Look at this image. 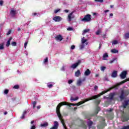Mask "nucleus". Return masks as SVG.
Returning a JSON list of instances; mask_svg holds the SVG:
<instances>
[{"label": "nucleus", "instance_id": "1a4fd4ad", "mask_svg": "<svg viewBox=\"0 0 129 129\" xmlns=\"http://www.w3.org/2000/svg\"><path fill=\"white\" fill-rule=\"evenodd\" d=\"M129 104V99L124 100V102L122 103L123 107V108H125L127 105Z\"/></svg>", "mask_w": 129, "mask_h": 129}, {"label": "nucleus", "instance_id": "f257e3e1", "mask_svg": "<svg viewBox=\"0 0 129 129\" xmlns=\"http://www.w3.org/2000/svg\"><path fill=\"white\" fill-rule=\"evenodd\" d=\"M115 87H116V86H113V87H111L109 90L104 91L98 95L92 96V97H90L89 99H86L84 101L82 102L81 101L76 104L69 103L66 102H62L60 103L56 107V113L57 115V116L59 119L61 120V123H62L64 128L67 129V128H66V125H65V123H64V120L62 119V115H61V113H60V107H61V105H68L69 106H71V105H72L73 106H75L76 105H77V106H79V105H81V104L85 103V102H86L87 101H89V100H92V99H96V98H98V97H100L101 95H103L104 93H106V92H108L109 90H111V89H113V88H115Z\"/></svg>", "mask_w": 129, "mask_h": 129}, {"label": "nucleus", "instance_id": "680f3d73", "mask_svg": "<svg viewBox=\"0 0 129 129\" xmlns=\"http://www.w3.org/2000/svg\"><path fill=\"white\" fill-rule=\"evenodd\" d=\"M113 14L111 13L110 14V17H113Z\"/></svg>", "mask_w": 129, "mask_h": 129}, {"label": "nucleus", "instance_id": "f03ea898", "mask_svg": "<svg viewBox=\"0 0 129 129\" xmlns=\"http://www.w3.org/2000/svg\"><path fill=\"white\" fill-rule=\"evenodd\" d=\"M82 21L83 22H90V21H91V15L89 14L86 15L84 18L82 19Z\"/></svg>", "mask_w": 129, "mask_h": 129}, {"label": "nucleus", "instance_id": "412c9836", "mask_svg": "<svg viewBox=\"0 0 129 129\" xmlns=\"http://www.w3.org/2000/svg\"><path fill=\"white\" fill-rule=\"evenodd\" d=\"M87 42V39H85V37H83L81 39L82 44H85Z\"/></svg>", "mask_w": 129, "mask_h": 129}, {"label": "nucleus", "instance_id": "69168bd1", "mask_svg": "<svg viewBox=\"0 0 129 129\" xmlns=\"http://www.w3.org/2000/svg\"><path fill=\"white\" fill-rule=\"evenodd\" d=\"M37 15V13H34L33 16H36Z\"/></svg>", "mask_w": 129, "mask_h": 129}, {"label": "nucleus", "instance_id": "dca6fc26", "mask_svg": "<svg viewBox=\"0 0 129 129\" xmlns=\"http://www.w3.org/2000/svg\"><path fill=\"white\" fill-rule=\"evenodd\" d=\"M16 10L12 9L10 12V15H11L12 17H15V16H16Z\"/></svg>", "mask_w": 129, "mask_h": 129}, {"label": "nucleus", "instance_id": "f704fd0d", "mask_svg": "<svg viewBox=\"0 0 129 129\" xmlns=\"http://www.w3.org/2000/svg\"><path fill=\"white\" fill-rule=\"evenodd\" d=\"M11 45H12V46H14V47H16V46H17V42H12Z\"/></svg>", "mask_w": 129, "mask_h": 129}, {"label": "nucleus", "instance_id": "7ed1b4c3", "mask_svg": "<svg viewBox=\"0 0 129 129\" xmlns=\"http://www.w3.org/2000/svg\"><path fill=\"white\" fill-rule=\"evenodd\" d=\"M73 14H74V12H72L68 15V21L69 23H70L72 19L75 18V16Z\"/></svg>", "mask_w": 129, "mask_h": 129}, {"label": "nucleus", "instance_id": "de8ad7c7", "mask_svg": "<svg viewBox=\"0 0 129 129\" xmlns=\"http://www.w3.org/2000/svg\"><path fill=\"white\" fill-rule=\"evenodd\" d=\"M5 94H8L9 93V90H5L4 91Z\"/></svg>", "mask_w": 129, "mask_h": 129}, {"label": "nucleus", "instance_id": "49530a36", "mask_svg": "<svg viewBox=\"0 0 129 129\" xmlns=\"http://www.w3.org/2000/svg\"><path fill=\"white\" fill-rule=\"evenodd\" d=\"M71 50H74L75 49V45H72L71 47Z\"/></svg>", "mask_w": 129, "mask_h": 129}, {"label": "nucleus", "instance_id": "5fc2aeb1", "mask_svg": "<svg viewBox=\"0 0 129 129\" xmlns=\"http://www.w3.org/2000/svg\"><path fill=\"white\" fill-rule=\"evenodd\" d=\"M11 30H9V31H8V32L7 33V35L8 36H9V35H10V34H11Z\"/></svg>", "mask_w": 129, "mask_h": 129}, {"label": "nucleus", "instance_id": "2eb2a0df", "mask_svg": "<svg viewBox=\"0 0 129 129\" xmlns=\"http://www.w3.org/2000/svg\"><path fill=\"white\" fill-rule=\"evenodd\" d=\"M13 40V38L10 37L6 43V47H9L11 45V41Z\"/></svg>", "mask_w": 129, "mask_h": 129}, {"label": "nucleus", "instance_id": "774afa93", "mask_svg": "<svg viewBox=\"0 0 129 129\" xmlns=\"http://www.w3.org/2000/svg\"><path fill=\"white\" fill-rule=\"evenodd\" d=\"M18 31H19V32H20L21 31V29L20 28H18Z\"/></svg>", "mask_w": 129, "mask_h": 129}, {"label": "nucleus", "instance_id": "37998d69", "mask_svg": "<svg viewBox=\"0 0 129 129\" xmlns=\"http://www.w3.org/2000/svg\"><path fill=\"white\" fill-rule=\"evenodd\" d=\"M73 83V80H69L68 81L69 84H71V83Z\"/></svg>", "mask_w": 129, "mask_h": 129}, {"label": "nucleus", "instance_id": "4c0bfd02", "mask_svg": "<svg viewBox=\"0 0 129 129\" xmlns=\"http://www.w3.org/2000/svg\"><path fill=\"white\" fill-rule=\"evenodd\" d=\"M59 12H60V9H57L54 10V14H57V13H58Z\"/></svg>", "mask_w": 129, "mask_h": 129}, {"label": "nucleus", "instance_id": "338daca9", "mask_svg": "<svg viewBox=\"0 0 129 129\" xmlns=\"http://www.w3.org/2000/svg\"><path fill=\"white\" fill-rule=\"evenodd\" d=\"M110 8H113V6H112V5H111V6H110Z\"/></svg>", "mask_w": 129, "mask_h": 129}, {"label": "nucleus", "instance_id": "b1692460", "mask_svg": "<svg viewBox=\"0 0 129 129\" xmlns=\"http://www.w3.org/2000/svg\"><path fill=\"white\" fill-rule=\"evenodd\" d=\"M67 67V66H63L62 67V68L60 69V70L61 71H65L66 70V68Z\"/></svg>", "mask_w": 129, "mask_h": 129}, {"label": "nucleus", "instance_id": "a211bd4d", "mask_svg": "<svg viewBox=\"0 0 129 129\" xmlns=\"http://www.w3.org/2000/svg\"><path fill=\"white\" fill-rule=\"evenodd\" d=\"M27 114V111L25 110L22 116L20 117V118H21V119H24L25 118V115Z\"/></svg>", "mask_w": 129, "mask_h": 129}, {"label": "nucleus", "instance_id": "f3484780", "mask_svg": "<svg viewBox=\"0 0 129 129\" xmlns=\"http://www.w3.org/2000/svg\"><path fill=\"white\" fill-rule=\"evenodd\" d=\"M80 74H81V73H80V71L78 70L77 72H75V76L76 77H79Z\"/></svg>", "mask_w": 129, "mask_h": 129}, {"label": "nucleus", "instance_id": "58836bf2", "mask_svg": "<svg viewBox=\"0 0 129 129\" xmlns=\"http://www.w3.org/2000/svg\"><path fill=\"white\" fill-rule=\"evenodd\" d=\"M122 129H129V125L127 126H124Z\"/></svg>", "mask_w": 129, "mask_h": 129}, {"label": "nucleus", "instance_id": "052dcab7", "mask_svg": "<svg viewBox=\"0 0 129 129\" xmlns=\"http://www.w3.org/2000/svg\"><path fill=\"white\" fill-rule=\"evenodd\" d=\"M34 122H35V121L32 120V121H31V124H33V123H34Z\"/></svg>", "mask_w": 129, "mask_h": 129}, {"label": "nucleus", "instance_id": "cd10ccee", "mask_svg": "<svg viewBox=\"0 0 129 129\" xmlns=\"http://www.w3.org/2000/svg\"><path fill=\"white\" fill-rule=\"evenodd\" d=\"M100 111V108L99 107H97V110L95 113V115H96V114H97V113H98V111Z\"/></svg>", "mask_w": 129, "mask_h": 129}, {"label": "nucleus", "instance_id": "a18cd8bd", "mask_svg": "<svg viewBox=\"0 0 129 129\" xmlns=\"http://www.w3.org/2000/svg\"><path fill=\"white\" fill-rule=\"evenodd\" d=\"M27 45H28V42H25L24 43V48L26 49L27 48Z\"/></svg>", "mask_w": 129, "mask_h": 129}, {"label": "nucleus", "instance_id": "79ce46f5", "mask_svg": "<svg viewBox=\"0 0 129 129\" xmlns=\"http://www.w3.org/2000/svg\"><path fill=\"white\" fill-rule=\"evenodd\" d=\"M43 62L44 63H47V62H48V57H46L45 59H44Z\"/></svg>", "mask_w": 129, "mask_h": 129}, {"label": "nucleus", "instance_id": "7c9ffc66", "mask_svg": "<svg viewBox=\"0 0 129 129\" xmlns=\"http://www.w3.org/2000/svg\"><path fill=\"white\" fill-rule=\"evenodd\" d=\"M118 43V42L117 41V40H114L112 42V45H116Z\"/></svg>", "mask_w": 129, "mask_h": 129}, {"label": "nucleus", "instance_id": "ea45409f", "mask_svg": "<svg viewBox=\"0 0 129 129\" xmlns=\"http://www.w3.org/2000/svg\"><path fill=\"white\" fill-rule=\"evenodd\" d=\"M47 87H48V88H52V87H53V85H52V84H48L47 85Z\"/></svg>", "mask_w": 129, "mask_h": 129}, {"label": "nucleus", "instance_id": "9b49d317", "mask_svg": "<svg viewBox=\"0 0 129 129\" xmlns=\"http://www.w3.org/2000/svg\"><path fill=\"white\" fill-rule=\"evenodd\" d=\"M117 77V71H114L112 73L111 77L113 78H115V77Z\"/></svg>", "mask_w": 129, "mask_h": 129}, {"label": "nucleus", "instance_id": "5701e85b", "mask_svg": "<svg viewBox=\"0 0 129 129\" xmlns=\"http://www.w3.org/2000/svg\"><path fill=\"white\" fill-rule=\"evenodd\" d=\"M111 53H118V50L115 49H113L111 50Z\"/></svg>", "mask_w": 129, "mask_h": 129}, {"label": "nucleus", "instance_id": "0e129e2a", "mask_svg": "<svg viewBox=\"0 0 129 129\" xmlns=\"http://www.w3.org/2000/svg\"><path fill=\"white\" fill-rule=\"evenodd\" d=\"M98 76H99V74H96L95 75V77H98Z\"/></svg>", "mask_w": 129, "mask_h": 129}, {"label": "nucleus", "instance_id": "72a5a7b5", "mask_svg": "<svg viewBox=\"0 0 129 129\" xmlns=\"http://www.w3.org/2000/svg\"><path fill=\"white\" fill-rule=\"evenodd\" d=\"M106 69V67L102 66L101 67V71H104Z\"/></svg>", "mask_w": 129, "mask_h": 129}, {"label": "nucleus", "instance_id": "603ef678", "mask_svg": "<svg viewBox=\"0 0 129 129\" xmlns=\"http://www.w3.org/2000/svg\"><path fill=\"white\" fill-rule=\"evenodd\" d=\"M4 2L3 1H0V6H3Z\"/></svg>", "mask_w": 129, "mask_h": 129}, {"label": "nucleus", "instance_id": "6ab92c4d", "mask_svg": "<svg viewBox=\"0 0 129 129\" xmlns=\"http://www.w3.org/2000/svg\"><path fill=\"white\" fill-rule=\"evenodd\" d=\"M93 122L90 120L88 121V125L89 126V128H91V125H92Z\"/></svg>", "mask_w": 129, "mask_h": 129}, {"label": "nucleus", "instance_id": "6e6552de", "mask_svg": "<svg viewBox=\"0 0 129 129\" xmlns=\"http://www.w3.org/2000/svg\"><path fill=\"white\" fill-rule=\"evenodd\" d=\"M127 72L126 71L122 72L121 74H120V77L121 79H124L126 77Z\"/></svg>", "mask_w": 129, "mask_h": 129}, {"label": "nucleus", "instance_id": "473e14b6", "mask_svg": "<svg viewBox=\"0 0 129 129\" xmlns=\"http://www.w3.org/2000/svg\"><path fill=\"white\" fill-rule=\"evenodd\" d=\"M67 30H68V31H74V29L73 28H72V27H68V28H67Z\"/></svg>", "mask_w": 129, "mask_h": 129}, {"label": "nucleus", "instance_id": "8fccbe9b", "mask_svg": "<svg viewBox=\"0 0 129 129\" xmlns=\"http://www.w3.org/2000/svg\"><path fill=\"white\" fill-rule=\"evenodd\" d=\"M97 89H98V86H97V85H95L94 86V90H97Z\"/></svg>", "mask_w": 129, "mask_h": 129}, {"label": "nucleus", "instance_id": "13d9d810", "mask_svg": "<svg viewBox=\"0 0 129 129\" xmlns=\"http://www.w3.org/2000/svg\"><path fill=\"white\" fill-rule=\"evenodd\" d=\"M108 12H109V10H105L104 11V13H108Z\"/></svg>", "mask_w": 129, "mask_h": 129}, {"label": "nucleus", "instance_id": "a878e982", "mask_svg": "<svg viewBox=\"0 0 129 129\" xmlns=\"http://www.w3.org/2000/svg\"><path fill=\"white\" fill-rule=\"evenodd\" d=\"M41 126H44V127L48 126V123L47 122H45L43 124H41Z\"/></svg>", "mask_w": 129, "mask_h": 129}, {"label": "nucleus", "instance_id": "4468645a", "mask_svg": "<svg viewBox=\"0 0 129 129\" xmlns=\"http://www.w3.org/2000/svg\"><path fill=\"white\" fill-rule=\"evenodd\" d=\"M83 81H85V78H84L83 80H78L77 85L78 86H81V84L82 83V82H83Z\"/></svg>", "mask_w": 129, "mask_h": 129}, {"label": "nucleus", "instance_id": "c756f323", "mask_svg": "<svg viewBox=\"0 0 129 129\" xmlns=\"http://www.w3.org/2000/svg\"><path fill=\"white\" fill-rule=\"evenodd\" d=\"M101 33V29H98L97 32H96V35H99Z\"/></svg>", "mask_w": 129, "mask_h": 129}, {"label": "nucleus", "instance_id": "a19ab883", "mask_svg": "<svg viewBox=\"0 0 129 129\" xmlns=\"http://www.w3.org/2000/svg\"><path fill=\"white\" fill-rule=\"evenodd\" d=\"M19 85H15L14 86L13 88H15V89H19Z\"/></svg>", "mask_w": 129, "mask_h": 129}, {"label": "nucleus", "instance_id": "c85d7f7f", "mask_svg": "<svg viewBox=\"0 0 129 129\" xmlns=\"http://www.w3.org/2000/svg\"><path fill=\"white\" fill-rule=\"evenodd\" d=\"M124 38H125V39H128V38H129V32L125 34Z\"/></svg>", "mask_w": 129, "mask_h": 129}, {"label": "nucleus", "instance_id": "2f4dec72", "mask_svg": "<svg viewBox=\"0 0 129 129\" xmlns=\"http://www.w3.org/2000/svg\"><path fill=\"white\" fill-rule=\"evenodd\" d=\"M116 59H117L116 58H113L112 60H110V61H109V63H110V64L113 63V62H114V61H115V60H116Z\"/></svg>", "mask_w": 129, "mask_h": 129}, {"label": "nucleus", "instance_id": "0eeeda50", "mask_svg": "<svg viewBox=\"0 0 129 129\" xmlns=\"http://www.w3.org/2000/svg\"><path fill=\"white\" fill-rule=\"evenodd\" d=\"M59 127V123L57 121H54L53 126L51 127L50 129H58Z\"/></svg>", "mask_w": 129, "mask_h": 129}, {"label": "nucleus", "instance_id": "e2e57ef3", "mask_svg": "<svg viewBox=\"0 0 129 129\" xmlns=\"http://www.w3.org/2000/svg\"><path fill=\"white\" fill-rule=\"evenodd\" d=\"M4 114H5V115H7V114H8V112L5 111V112H4Z\"/></svg>", "mask_w": 129, "mask_h": 129}, {"label": "nucleus", "instance_id": "bb28decb", "mask_svg": "<svg viewBox=\"0 0 129 129\" xmlns=\"http://www.w3.org/2000/svg\"><path fill=\"white\" fill-rule=\"evenodd\" d=\"M84 47H85L84 44H82V45H80V50H82V49H84Z\"/></svg>", "mask_w": 129, "mask_h": 129}, {"label": "nucleus", "instance_id": "393cba45", "mask_svg": "<svg viewBox=\"0 0 129 129\" xmlns=\"http://www.w3.org/2000/svg\"><path fill=\"white\" fill-rule=\"evenodd\" d=\"M90 30L89 29H85L84 30L82 35H84L85 34H86V33H88L89 32Z\"/></svg>", "mask_w": 129, "mask_h": 129}, {"label": "nucleus", "instance_id": "6e6d98bb", "mask_svg": "<svg viewBox=\"0 0 129 129\" xmlns=\"http://www.w3.org/2000/svg\"><path fill=\"white\" fill-rule=\"evenodd\" d=\"M37 109H40L41 108V106L39 105L37 106Z\"/></svg>", "mask_w": 129, "mask_h": 129}, {"label": "nucleus", "instance_id": "ddd939ff", "mask_svg": "<svg viewBox=\"0 0 129 129\" xmlns=\"http://www.w3.org/2000/svg\"><path fill=\"white\" fill-rule=\"evenodd\" d=\"M55 39L56 41H62L63 40V37H62V36L61 35H58L56 37Z\"/></svg>", "mask_w": 129, "mask_h": 129}, {"label": "nucleus", "instance_id": "09e8293b", "mask_svg": "<svg viewBox=\"0 0 129 129\" xmlns=\"http://www.w3.org/2000/svg\"><path fill=\"white\" fill-rule=\"evenodd\" d=\"M96 103L97 104H99V103H100V100H97L96 101Z\"/></svg>", "mask_w": 129, "mask_h": 129}, {"label": "nucleus", "instance_id": "f8f14e48", "mask_svg": "<svg viewBox=\"0 0 129 129\" xmlns=\"http://www.w3.org/2000/svg\"><path fill=\"white\" fill-rule=\"evenodd\" d=\"M91 73V72H90V70L89 69H87L84 73L85 76H89Z\"/></svg>", "mask_w": 129, "mask_h": 129}, {"label": "nucleus", "instance_id": "e433bc0d", "mask_svg": "<svg viewBox=\"0 0 129 129\" xmlns=\"http://www.w3.org/2000/svg\"><path fill=\"white\" fill-rule=\"evenodd\" d=\"M95 2L97 3H103V0H95Z\"/></svg>", "mask_w": 129, "mask_h": 129}, {"label": "nucleus", "instance_id": "9d476101", "mask_svg": "<svg viewBox=\"0 0 129 129\" xmlns=\"http://www.w3.org/2000/svg\"><path fill=\"white\" fill-rule=\"evenodd\" d=\"M114 95H115L114 93H110L109 95V97H107V99H110V100H112V99H113Z\"/></svg>", "mask_w": 129, "mask_h": 129}, {"label": "nucleus", "instance_id": "4d7b16f0", "mask_svg": "<svg viewBox=\"0 0 129 129\" xmlns=\"http://www.w3.org/2000/svg\"><path fill=\"white\" fill-rule=\"evenodd\" d=\"M64 12H65V13H68L69 12V10H64Z\"/></svg>", "mask_w": 129, "mask_h": 129}, {"label": "nucleus", "instance_id": "aec40b11", "mask_svg": "<svg viewBox=\"0 0 129 129\" xmlns=\"http://www.w3.org/2000/svg\"><path fill=\"white\" fill-rule=\"evenodd\" d=\"M5 42L0 44V50H4L5 49Z\"/></svg>", "mask_w": 129, "mask_h": 129}, {"label": "nucleus", "instance_id": "20e7f679", "mask_svg": "<svg viewBox=\"0 0 129 129\" xmlns=\"http://www.w3.org/2000/svg\"><path fill=\"white\" fill-rule=\"evenodd\" d=\"M81 63V60H78L77 62L73 64L71 66V68H72V69H75L76 68H77V67H78V65H79V64Z\"/></svg>", "mask_w": 129, "mask_h": 129}, {"label": "nucleus", "instance_id": "4be33fe9", "mask_svg": "<svg viewBox=\"0 0 129 129\" xmlns=\"http://www.w3.org/2000/svg\"><path fill=\"white\" fill-rule=\"evenodd\" d=\"M79 98L78 97H76L75 98H74L73 97H71V100L73 101H76V100H78Z\"/></svg>", "mask_w": 129, "mask_h": 129}, {"label": "nucleus", "instance_id": "bf43d9fd", "mask_svg": "<svg viewBox=\"0 0 129 129\" xmlns=\"http://www.w3.org/2000/svg\"><path fill=\"white\" fill-rule=\"evenodd\" d=\"M112 111V109H110L109 110H107V111H108L109 112H111V111Z\"/></svg>", "mask_w": 129, "mask_h": 129}, {"label": "nucleus", "instance_id": "c9c22d12", "mask_svg": "<svg viewBox=\"0 0 129 129\" xmlns=\"http://www.w3.org/2000/svg\"><path fill=\"white\" fill-rule=\"evenodd\" d=\"M108 57V54L107 53H104L103 55V58H107Z\"/></svg>", "mask_w": 129, "mask_h": 129}, {"label": "nucleus", "instance_id": "423d86ee", "mask_svg": "<svg viewBox=\"0 0 129 129\" xmlns=\"http://www.w3.org/2000/svg\"><path fill=\"white\" fill-rule=\"evenodd\" d=\"M52 20L54 21V22H61L63 18L60 16H55L52 18Z\"/></svg>", "mask_w": 129, "mask_h": 129}, {"label": "nucleus", "instance_id": "c03bdc74", "mask_svg": "<svg viewBox=\"0 0 129 129\" xmlns=\"http://www.w3.org/2000/svg\"><path fill=\"white\" fill-rule=\"evenodd\" d=\"M126 81H127V80H125L121 82L120 84H123V83H125V82H126Z\"/></svg>", "mask_w": 129, "mask_h": 129}, {"label": "nucleus", "instance_id": "39448f33", "mask_svg": "<svg viewBox=\"0 0 129 129\" xmlns=\"http://www.w3.org/2000/svg\"><path fill=\"white\" fill-rule=\"evenodd\" d=\"M128 94H129V92L126 94V93L124 92V91H123V90L121 91V95L119 96L120 99H123V98H124V96H126V95H128Z\"/></svg>", "mask_w": 129, "mask_h": 129}, {"label": "nucleus", "instance_id": "864d4df0", "mask_svg": "<svg viewBox=\"0 0 129 129\" xmlns=\"http://www.w3.org/2000/svg\"><path fill=\"white\" fill-rule=\"evenodd\" d=\"M33 105H36L37 104V102L36 101H33L32 103Z\"/></svg>", "mask_w": 129, "mask_h": 129}, {"label": "nucleus", "instance_id": "3c124183", "mask_svg": "<svg viewBox=\"0 0 129 129\" xmlns=\"http://www.w3.org/2000/svg\"><path fill=\"white\" fill-rule=\"evenodd\" d=\"M30 129H36V126L35 125H32Z\"/></svg>", "mask_w": 129, "mask_h": 129}]
</instances>
